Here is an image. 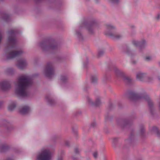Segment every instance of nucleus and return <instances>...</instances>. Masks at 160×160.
Returning a JSON list of instances; mask_svg holds the SVG:
<instances>
[{
  "label": "nucleus",
  "instance_id": "nucleus-39",
  "mask_svg": "<svg viewBox=\"0 0 160 160\" xmlns=\"http://www.w3.org/2000/svg\"><path fill=\"white\" fill-rule=\"evenodd\" d=\"M88 63V58H86V63H84V66L86 68L87 67V65Z\"/></svg>",
  "mask_w": 160,
  "mask_h": 160
},
{
  "label": "nucleus",
  "instance_id": "nucleus-29",
  "mask_svg": "<svg viewBox=\"0 0 160 160\" xmlns=\"http://www.w3.org/2000/svg\"><path fill=\"white\" fill-rule=\"evenodd\" d=\"M68 78L67 77L65 76H61L60 78V80L62 83H65L68 80Z\"/></svg>",
  "mask_w": 160,
  "mask_h": 160
},
{
  "label": "nucleus",
  "instance_id": "nucleus-22",
  "mask_svg": "<svg viewBox=\"0 0 160 160\" xmlns=\"http://www.w3.org/2000/svg\"><path fill=\"white\" fill-rule=\"evenodd\" d=\"M56 60L60 62H64L67 60V58L65 56H58L56 58Z\"/></svg>",
  "mask_w": 160,
  "mask_h": 160
},
{
  "label": "nucleus",
  "instance_id": "nucleus-1",
  "mask_svg": "<svg viewBox=\"0 0 160 160\" xmlns=\"http://www.w3.org/2000/svg\"><path fill=\"white\" fill-rule=\"evenodd\" d=\"M8 43L6 46L5 52H8L7 59H11L21 55L22 52L20 51H10L11 49L15 48L16 46L17 42L16 35L18 31L17 30H11L8 31Z\"/></svg>",
  "mask_w": 160,
  "mask_h": 160
},
{
  "label": "nucleus",
  "instance_id": "nucleus-31",
  "mask_svg": "<svg viewBox=\"0 0 160 160\" xmlns=\"http://www.w3.org/2000/svg\"><path fill=\"white\" fill-rule=\"evenodd\" d=\"M110 3L113 4H117L119 3V0H108Z\"/></svg>",
  "mask_w": 160,
  "mask_h": 160
},
{
  "label": "nucleus",
  "instance_id": "nucleus-16",
  "mask_svg": "<svg viewBox=\"0 0 160 160\" xmlns=\"http://www.w3.org/2000/svg\"><path fill=\"white\" fill-rule=\"evenodd\" d=\"M27 65V62L25 60H20L18 61L17 66L20 69H22L25 67Z\"/></svg>",
  "mask_w": 160,
  "mask_h": 160
},
{
  "label": "nucleus",
  "instance_id": "nucleus-20",
  "mask_svg": "<svg viewBox=\"0 0 160 160\" xmlns=\"http://www.w3.org/2000/svg\"><path fill=\"white\" fill-rule=\"evenodd\" d=\"M134 137V135L133 132V130H131L130 132V135L129 138L126 139L125 140L126 143H129L130 144H132V142H134L133 139Z\"/></svg>",
  "mask_w": 160,
  "mask_h": 160
},
{
  "label": "nucleus",
  "instance_id": "nucleus-8",
  "mask_svg": "<svg viewBox=\"0 0 160 160\" xmlns=\"http://www.w3.org/2000/svg\"><path fill=\"white\" fill-rule=\"evenodd\" d=\"M44 73L45 76L49 79H51L54 76V69L52 63L48 62L45 67Z\"/></svg>",
  "mask_w": 160,
  "mask_h": 160
},
{
  "label": "nucleus",
  "instance_id": "nucleus-10",
  "mask_svg": "<svg viewBox=\"0 0 160 160\" xmlns=\"http://www.w3.org/2000/svg\"><path fill=\"white\" fill-rule=\"evenodd\" d=\"M11 88V85L9 81L5 80L0 82V89L3 91H6Z\"/></svg>",
  "mask_w": 160,
  "mask_h": 160
},
{
  "label": "nucleus",
  "instance_id": "nucleus-56",
  "mask_svg": "<svg viewBox=\"0 0 160 160\" xmlns=\"http://www.w3.org/2000/svg\"><path fill=\"white\" fill-rule=\"evenodd\" d=\"M87 88H88V87H87V88H84V90H87Z\"/></svg>",
  "mask_w": 160,
  "mask_h": 160
},
{
  "label": "nucleus",
  "instance_id": "nucleus-11",
  "mask_svg": "<svg viewBox=\"0 0 160 160\" xmlns=\"http://www.w3.org/2000/svg\"><path fill=\"white\" fill-rule=\"evenodd\" d=\"M122 52L131 57H132L136 54L135 51L131 50L129 47L127 45L123 46Z\"/></svg>",
  "mask_w": 160,
  "mask_h": 160
},
{
  "label": "nucleus",
  "instance_id": "nucleus-51",
  "mask_svg": "<svg viewBox=\"0 0 160 160\" xmlns=\"http://www.w3.org/2000/svg\"><path fill=\"white\" fill-rule=\"evenodd\" d=\"M108 116H105V118L106 119H108Z\"/></svg>",
  "mask_w": 160,
  "mask_h": 160
},
{
  "label": "nucleus",
  "instance_id": "nucleus-21",
  "mask_svg": "<svg viewBox=\"0 0 160 160\" xmlns=\"http://www.w3.org/2000/svg\"><path fill=\"white\" fill-rule=\"evenodd\" d=\"M45 99L48 104L50 105H53L55 104V102L54 100L50 98V95H46Z\"/></svg>",
  "mask_w": 160,
  "mask_h": 160
},
{
  "label": "nucleus",
  "instance_id": "nucleus-4",
  "mask_svg": "<svg viewBox=\"0 0 160 160\" xmlns=\"http://www.w3.org/2000/svg\"><path fill=\"white\" fill-rule=\"evenodd\" d=\"M97 26V23L94 20L88 22L86 21L82 23V25L80 27L79 30H77L76 31V34L79 40H83V37L80 31L82 27H85L89 34H93L94 33L95 28Z\"/></svg>",
  "mask_w": 160,
  "mask_h": 160
},
{
  "label": "nucleus",
  "instance_id": "nucleus-52",
  "mask_svg": "<svg viewBox=\"0 0 160 160\" xmlns=\"http://www.w3.org/2000/svg\"><path fill=\"white\" fill-rule=\"evenodd\" d=\"M158 64L159 66H160V62H158Z\"/></svg>",
  "mask_w": 160,
  "mask_h": 160
},
{
  "label": "nucleus",
  "instance_id": "nucleus-45",
  "mask_svg": "<svg viewBox=\"0 0 160 160\" xmlns=\"http://www.w3.org/2000/svg\"><path fill=\"white\" fill-rule=\"evenodd\" d=\"M81 113V112L80 111H78L76 112V115L77 116L78 114H80Z\"/></svg>",
  "mask_w": 160,
  "mask_h": 160
},
{
  "label": "nucleus",
  "instance_id": "nucleus-38",
  "mask_svg": "<svg viewBox=\"0 0 160 160\" xmlns=\"http://www.w3.org/2000/svg\"><path fill=\"white\" fill-rule=\"evenodd\" d=\"M96 126V123L95 122H92L91 123V127L92 128H94Z\"/></svg>",
  "mask_w": 160,
  "mask_h": 160
},
{
  "label": "nucleus",
  "instance_id": "nucleus-50",
  "mask_svg": "<svg viewBox=\"0 0 160 160\" xmlns=\"http://www.w3.org/2000/svg\"><path fill=\"white\" fill-rule=\"evenodd\" d=\"M158 80L159 81H160V76H158Z\"/></svg>",
  "mask_w": 160,
  "mask_h": 160
},
{
  "label": "nucleus",
  "instance_id": "nucleus-47",
  "mask_svg": "<svg viewBox=\"0 0 160 160\" xmlns=\"http://www.w3.org/2000/svg\"><path fill=\"white\" fill-rule=\"evenodd\" d=\"M72 158L73 160H77V158L74 157H72Z\"/></svg>",
  "mask_w": 160,
  "mask_h": 160
},
{
  "label": "nucleus",
  "instance_id": "nucleus-5",
  "mask_svg": "<svg viewBox=\"0 0 160 160\" xmlns=\"http://www.w3.org/2000/svg\"><path fill=\"white\" fill-rule=\"evenodd\" d=\"M39 46L44 51L58 50L59 46L54 41L49 39H45L40 42Z\"/></svg>",
  "mask_w": 160,
  "mask_h": 160
},
{
  "label": "nucleus",
  "instance_id": "nucleus-9",
  "mask_svg": "<svg viewBox=\"0 0 160 160\" xmlns=\"http://www.w3.org/2000/svg\"><path fill=\"white\" fill-rule=\"evenodd\" d=\"M118 125L122 128H130L132 126V121L130 119H122L117 120Z\"/></svg>",
  "mask_w": 160,
  "mask_h": 160
},
{
  "label": "nucleus",
  "instance_id": "nucleus-58",
  "mask_svg": "<svg viewBox=\"0 0 160 160\" xmlns=\"http://www.w3.org/2000/svg\"><path fill=\"white\" fill-rule=\"evenodd\" d=\"M103 159H104V160H106V159L105 158H103Z\"/></svg>",
  "mask_w": 160,
  "mask_h": 160
},
{
  "label": "nucleus",
  "instance_id": "nucleus-42",
  "mask_svg": "<svg viewBox=\"0 0 160 160\" xmlns=\"http://www.w3.org/2000/svg\"><path fill=\"white\" fill-rule=\"evenodd\" d=\"M160 14H158L157 15V16L156 17V19L157 20H158L160 18Z\"/></svg>",
  "mask_w": 160,
  "mask_h": 160
},
{
  "label": "nucleus",
  "instance_id": "nucleus-2",
  "mask_svg": "<svg viewBox=\"0 0 160 160\" xmlns=\"http://www.w3.org/2000/svg\"><path fill=\"white\" fill-rule=\"evenodd\" d=\"M128 98L131 101H136L140 99H143L147 102L151 114L153 116L155 114V108L153 102L145 92L138 93L130 91L126 93Z\"/></svg>",
  "mask_w": 160,
  "mask_h": 160
},
{
  "label": "nucleus",
  "instance_id": "nucleus-44",
  "mask_svg": "<svg viewBox=\"0 0 160 160\" xmlns=\"http://www.w3.org/2000/svg\"><path fill=\"white\" fill-rule=\"evenodd\" d=\"M132 63L133 64H135L137 62L135 60H132L131 61Z\"/></svg>",
  "mask_w": 160,
  "mask_h": 160
},
{
  "label": "nucleus",
  "instance_id": "nucleus-48",
  "mask_svg": "<svg viewBox=\"0 0 160 160\" xmlns=\"http://www.w3.org/2000/svg\"><path fill=\"white\" fill-rule=\"evenodd\" d=\"M73 131V132H74V133H75V134H76V135L77 134V131Z\"/></svg>",
  "mask_w": 160,
  "mask_h": 160
},
{
  "label": "nucleus",
  "instance_id": "nucleus-27",
  "mask_svg": "<svg viewBox=\"0 0 160 160\" xmlns=\"http://www.w3.org/2000/svg\"><path fill=\"white\" fill-rule=\"evenodd\" d=\"M153 78L151 77L148 76L147 74L144 82H151L153 81Z\"/></svg>",
  "mask_w": 160,
  "mask_h": 160
},
{
  "label": "nucleus",
  "instance_id": "nucleus-26",
  "mask_svg": "<svg viewBox=\"0 0 160 160\" xmlns=\"http://www.w3.org/2000/svg\"><path fill=\"white\" fill-rule=\"evenodd\" d=\"M16 107V104L15 102H13L8 106V109L9 110L12 111Z\"/></svg>",
  "mask_w": 160,
  "mask_h": 160
},
{
  "label": "nucleus",
  "instance_id": "nucleus-18",
  "mask_svg": "<svg viewBox=\"0 0 160 160\" xmlns=\"http://www.w3.org/2000/svg\"><path fill=\"white\" fill-rule=\"evenodd\" d=\"M114 70L116 76L118 78H122L125 75L124 73L122 71L116 68H114Z\"/></svg>",
  "mask_w": 160,
  "mask_h": 160
},
{
  "label": "nucleus",
  "instance_id": "nucleus-7",
  "mask_svg": "<svg viewBox=\"0 0 160 160\" xmlns=\"http://www.w3.org/2000/svg\"><path fill=\"white\" fill-rule=\"evenodd\" d=\"M52 158L50 150L48 148H42L38 152L36 160H51Z\"/></svg>",
  "mask_w": 160,
  "mask_h": 160
},
{
  "label": "nucleus",
  "instance_id": "nucleus-30",
  "mask_svg": "<svg viewBox=\"0 0 160 160\" xmlns=\"http://www.w3.org/2000/svg\"><path fill=\"white\" fill-rule=\"evenodd\" d=\"M112 142L113 143V147L114 148H116V143L118 140V138H113L112 139Z\"/></svg>",
  "mask_w": 160,
  "mask_h": 160
},
{
  "label": "nucleus",
  "instance_id": "nucleus-49",
  "mask_svg": "<svg viewBox=\"0 0 160 160\" xmlns=\"http://www.w3.org/2000/svg\"><path fill=\"white\" fill-rule=\"evenodd\" d=\"M6 160H13V159H12L10 158H8Z\"/></svg>",
  "mask_w": 160,
  "mask_h": 160
},
{
  "label": "nucleus",
  "instance_id": "nucleus-17",
  "mask_svg": "<svg viewBox=\"0 0 160 160\" xmlns=\"http://www.w3.org/2000/svg\"><path fill=\"white\" fill-rule=\"evenodd\" d=\"M10 146L7 144H3L0 145V152H4L8 151L10 148Z\"/></svg>",
  "mask_w": 160,
  "mask_h": 160
},
{
  "label": "nucleus",
  "instance_id": "nucleus-15",
  "mask_svg": "<svg viewBox=\"0 0 160 160\" xmlns=\"http://www.w3.org/2000/svg\"><path fill=\"white\" fill-rule=\"evenodd\" d=\"M146 75V73L139 72L136 75V79L140 81L144 82Z\"/></svg>",
  "mask_w": 160,
  "mask_h": 160
},
{
  "label": "nucleus",
  "instance_id": "nucleus-3",
  "mask_svg": "<svg viewBox=\"0 0 160 160\" xmlns=\"http://www.w3.org/2000/svg\"><path fill=\"white\" fill-rule=\"evenodd\" d=\"M31 79L28 76L23 75L18 79L17 84L15 86V93L22 97H27L28 95L26 90L32 84Z\"/></svg>",
  "mask_w": 160,
  "mask_h": 160
},
{
  "label": "nucleus",
  "instance_id": "nucleus-55",
  "mask_svg": "<svg viewBox=\"0 0 160 160\" xmlns=\"http://www.w3.org/2000/svg\"><path fill=\"white\" fill-rule=\"evenodd\" d=\"M158 8L160 9V2L159 4V7Z\"/></svg>",
  "mask_w": 160,
  "mask_h": 160
},
{
  "label": "nucleus",
  "instance_id": "nucleus-12",
  "mask_svg": "<svg viewBox=\"0 0 160 160\" xmlns=\"http://www.w3.org/2000/svg\"><path fill=\"white\" fill-rule=\"evenodd\" d=\"M132 42V44L134 46H138L139 47V49L140 51H141L145 48L146 43L145 40H143L141 41L133 40Z\"/></svg>",
  "mask_w": 160,
  "mask_h": 160
},
{
  "label": "nucleus",
  "instance_id": "nucleus-57",
  "mask_svg": "<svg viewBox=\"0 0 160 160\" xmlns=\"http://www.w3.org/2000/svg\"><path fill=\"white\" fill-rule=\"evenodd\" d=\"M96 1V2H98V0H95Z\"/></svg>",
  "mask_w": 160,
  "mask_h": 160
},
{
  "label": "nucleus",
  "instance_id": "nucleus-43",
  "mask_svg": "<svg viewBox=\"0 0 160 160\" xmlns=\"http://www.w3.org/2000/svg\"><path fill=\"white\" fill-rule=\"evenodd\" d=\"M58 160H63L62 156H60V157H58Z\"/></svg>",
  "mask_w": 160,
  "mask_h": 160
},
{
  "label": "nucleus",
  "instance_id": "nucleus-6",
  "mask_svg": "<svg viewBox=\"0 0 160 160\" xmlns=\"http://www.w3.org/2000/svg\"><path fill=\"white\" fill-rule=\"evenodd\" d=\"M107 31L105 32V34L113 39H119L122 38V36L117 34L116 32V28L114 26L111 24L106 25Z\"/></svg>",
  "mask_w": 160,
  "mask_h": 160
},
{
  "label": "nucleus",
  "instance_id": "nucleus-13",
  "mask_svg": "<svg viewBox=\"0 0 160 160\" xmlns=\"http://www.w3.org/2000/svg\"><path fill=\"white\" fill-rule=\"evenodd\" d=\"M87 100L88 103L91 105L95 107L99 106L101 104L100 98L98 97L96 99L94 102H93L91 99L88 97H87Z\"/></svg>",
  "mask_w": 160,
  "mask_h": 160
},
{
  "label": "nucleus",
  "instance_id": "nucleus-37",
  "mask_svg": "<svg viewBox=\"0 0 160 160\" xmlns=\"http://www.w3.org/2000/svg\"><path fill=\"white\" fill-rule=\"evenodd\" d=\"M145 59L146 61H148L151 59V58L150 56H147L145 57Z\"/></svg>",
  "mask_w": 160,
  "mask_h": 160
},
{
  "label": "nucleus",
  "instance_id": "nucleus-36",
  "mask_svg": "<svg viewBox=\"0 0 160 160\" xmlns=\"http://www.w3.org/2000/svg\"><path fill=\"white\" fill-rule=\"evenodd\" d=\"M80 151L78 148H76L74 149V152L76 154H79Z\"/></svg>",
  "mask_w": 160,
  "mask_h": 160
},
{
  "label": "nucleus",
  "instance_id": "nucleus-53",
  "mask_svg": "<svg viewBox=\"0 0 160 160\" xmlns=\"http://www.w3.org/2000/svg\"><path fill=\"white\" fill-rule=\"evenodd\" d=\"M5 0H0V2H3Z\"/></svg>",
  "mask_w": 160,
  "mask_h": 160
},
{
  "label": "nucleus",
  "instance_id": "nucleus-46",
  "mask_svg": "<svg viewBox=\"0 0 160 160\" xmlns=\"http://www.w3.org/2000/svg\"><path fill=\"white\" fill-rule=\"evenodd\" d=\"M3 103V102L0 101V108H1Z\"/></svg>",
  "mask_w": 160,
  "mask_h": 160
},
{
  "label": "nucleus",
  "instance_id": "nucleus-19",
  "mask_svg": "<svg viewBox=\"0 0 160 160\" xmlns=\"http://www.w3.org/2000/svg\"><path fill=\"white\" fill-rule=\"evenodd\" d=\"M30 110V108L28 106H24L19 110V112L22 114L28 113Z\"/></svg>",
  "mask_w": 160,
  "mask_h": 160
},
{
  "label": "nucleus",
  "instance_id": "nucleus-25",
  "mask_svg": "<svg viewBox=\"0 0 160 160\" xmlns=\"http://www.w3.org/2000/svg\"><path fill=\"white\" fill-rule=\"evenodd\" d=\"M152 131L157 134L158 137H160V132L158 130L157 127L153 126L152 128Z\"/></svg>",
  "mask_w": 160,
  "mask_h": 160
},
{
  "label": "nucleus",
  "instance_id": "nucleus-24",
  "mask_svg": "<svg viewBox=\"0 0 160 160\" xmlns=\"http://www.w3.org/2000/svg\"><path fill=\"white\" fill-rule=\"evenodd\" d=\"M90 79L91 80V83L95 84L97 82L98 78L97 75H93L91 77Z\"/></svg>",
  "mask_w": 160,
  "mask_h": 160
},
{
  "label": "nucleus",
  "instance_id": "nucleus-54",
  "mask_svg": "<svg viewBox=\"0 0 160 160\" xmlns=\"http://www.w3.org/2000/svg\"><path fill=\"white\" fill-rule=\"evenodd\" d=\"M134 118H135V117H133L131 118V119H134Z\"/></svg>",
  "mask_w": 160,
  "mask_h": 160
},
{
  "label": "nucleus",
  "instance_id": "nucleus-40",
  "mask_svg": "<svg viewBox=\"0 0 160 160\" xmlns=\"http://www.w3.org/2000/svg\"><path fill=\"white\" fill-rule=\"evenodd\" d=\"M113 108V105L112 103H110L109 105V110H111Z\"/></svg>",
  "mask_w": 160,
  "mask_h": 160
},
{
  "label": "nucleus",
  "instance_id": "nucleus-59",
  "mask_svg": "<svg viewBox=\"0 0 160 160\" xmlns=\"http://www.w3.org/2000/svg\"><path fill=\"white\" fill-rule=\"evenodd\" d=\"M105 77L106 79L107 78L106 77V76Z\"/></svg>",
  "mask_w": 160,
  "mask_h": 160
},
{
  "label": "nucleus",
  "instance_id": "nucleus-32",
  "mask_svg": "<svg viewBox=\"0 0 160 160\" xmlns=\"http://www.w3.org/2000/svg\"><path fill=\"white\" fill-rule=\"evenodd\" d=\"M104 51L103 50H101L98 51V57H100L102 56L104 54Z\"/></svg>",
  "mask_w": 160,
  "mask_h": 160
},
{
  "label": "nucleus",
  "instance_id": "nucleus-41",
  "mask_svg": "<svg viewBox=\"0 0 160 160\" xmlns=\"http://www.w3.org/2000/svg\"><path fill=\"white\" fill-rule=\"evenodd\" d=\"M65 144L66 146H69V142L68 141H66L65 142Z\"/></svg>",
  "mask_w": 160,
  "mask_h": 160
},
{
  "label": "nucleus",
  "instance_id": "nucleus-14",
  "mask_svg": "<svg viewBox=\"0 0 160 160\" xmlns=\"http://www.w3.org/2000/svg\"><path fill=\"white\" fill-rule=\"evenodd\" d=\"M0 18L6 22H9L10 20V15L3 11L0 12Z\"/></svg>",
  "mask_w": 160,
  "mask_h": 160
},
{
  "label": "nucleus",
  "instance_id": "nucleus-35",
  "mask_svg": "<svg viewBox=\"0 0 160 160\" xmlns=\"http://www.w3.org/2000/svg\"><path fill=\"white\" fill-rule=\"evenodd\" d=\"M93 156L95 159H97L98 158V153L97 151H95L92 153Z\"/></svg>",
  "mask_w": 160,
  "mask_h": 160
},
{
  "label": "nucleus",
  "instance_id": "nucleus-28",
  "mask_svg": "<svg viewBox=\"0 0 160 160\" xmlns=\"http://www.w3.org/2000/svg\"><path fill=\"white\" fill-rule=\"evenodd\" d=\"M140 134L141 136H142L144 132V127L143 125L141 124L140 126Z\"/></svg>",
  "mask_w": 160,
  "mask_h": 160
},
{
  "label": "nucleus",
  "instance_id": "nucleus-60",
  "mask_svg": "<svg viewBox=\"0 0 160 160\" xmlns=\"http://www.w3.org/2000/svg\"><path fill=\"white\" fill-rule=\"evenodd\" d=\"M87 160H90L89 159H87Z\"/></svg>",
  "mask_w": 160,
  "mask_h": 160
},
{
  "label": "nucleus",
  "instance_id": "nucleus-23",
  "mask_svg": "<svg viewBox=\"0 0 160 160\" xmlns=\"http://www.w3.org/2000/svg\"><path fill=\"white\" fill-rule=\"evenodd\" d=\"M122 78L124 82L128 84H130L132 82V80L129 77L125 76V75H124Z\"/></svg>",
  "mask_w": 160,
  "mask_h": 160
},
{
  "label": "nucleus",
  "instance_id": "nucleus-34",
  "mask_svg": "<svg viewBox=\"0 0 160 160\" xmlns=\"http://www.w3.org/2000/svg\"><path fill=\"white\" fill-rule=\"evenodd\" d=\"M6 127L8 131H9L12 129V127L10 125L9 123H8L7 125L6 126Z\"/></svg>",
  "mask_w": 160,
  "mask_h": 160
},
{
  "label": "nucleus",
  "instance_id": "nucleus-33",
  "mask_svg": "<svg viewBox=\"0 0 160 160\" xmlns=\"http://www.w3.org/2000/svg\"><path fill=\"white\" fill-rule=\"evenodd\" d=\"M7 72L10 74H12L14 72V70L12 68H9L7 69Z\"/></svg>",
  "mask_w": 160,
  "mask_h": 160
}]
</instances>
